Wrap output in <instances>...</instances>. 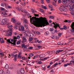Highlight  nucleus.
Wrapping results in <instances>:
<instances>
[{
    "label": "nucleus",
    "instance_id": "4468645a",
    "mask_svg": "<svg viewBox=\"0 0 74 74\" xmlns=\"http://www.w3.org/2000/svg\"><path fill=\"white\" fill-rule=\"evenodd\" d=\"M59 10L61 12H63V6H61V7L60 8Z\"/></svg>",
    "mask_w": 74,
    "mask_h": 74
},
{
    "label": "nucleus",
    "instance_id": "a878e982",
    "mask_svg": "<svg viewBox=\"0 0 74 74\" xmlns=\"http://www.w3.org/2000/svg\"><path fill=\"white\" fill-rule=\"evenodd\" d=\"M29 56H30V57H32V56H34V54L32 53H31L29 55Z\"/></svg>",
    "mask_w": 74,
    "mask_h": 74
},
{
    "label": "nucleus",
    "instance_id": "79ce46f5",
    "mask_svg": "<svg viewBox=\"0 0 74 74\" xmlns=\"http://www.w3.org/2000/svg\"><path fill=\"white\" fill-rule=\"evenodd\" d=\"M63 34V33L62 32L58 34V36H62V35Z\"/></svg>",
    "mask_w": 74,
    "mask_h": 74
},
{
    "label": "nucleus",
    "instance_id": "f704fd0d",
    "mask_svg": "<svg viewBox=\"0 0 74 74\" xmlns=\"http://www.w3.org/2000/svg\"><path fill=\"white\" fill-rule=\"evenodd\" d=\"M58 63H56L54 64V67H56V66H58Z\"/></svg>",
    "mask_w": 74,
    "mask_h": 74
},
{
    "label": "nucleus",
    "instance_id": "338daca9",
    "mask_svg": "<svg viewBox=\"0 0 74 74\" xmlns=\"http://www.w3.org/2000/svg\"><path fill=\"white\" fill-rule=\"evenodd\" d=\"M67 66H68V65H69V66H70V64H71V63H67Z\"/></svg>",
    "mask_w": 74,
    "mask_h": 74
},
{
    "label": "nucleus",
    "instance_id": "c9c22d12",
    "mask_svg": "<svg viewBox=\"0 0 74 74\" xmlns=\"http://www.w3.org/2000/svg\"><path fill=\"white\" fill-rule=\"evenodd\" d=\"M48 7L49 8H53V6L51 5H49L48 6Z\"/></svg>",
    "mask_w": 74,
    "mask_h": 74
},
{
    "label": "nucleus",
    "instance_id": "aec40b11",
    "mask_svg": "<svg viewBox=\"0 0 74 74\" xmlns=\"http://www.w3.org/2000/svg\"><path fill=\"white\" fill-rule=\"evenodd\" d=\"M23 41H25V42H26V41H27L26 39V37H23Z\"/></svg>",
    "mask_w": 74,
    "mask_h": 74
},
{
    "label": "nucleus",
    "instance_id": "e433bc0d",
    "mask_svg": "<svg viewBox=\"0 0 74 74\" xmlns=\"http://www.w3.org/2000/svg\"><path fill=\"white\" fill-rule=\"evenodd\" d=\"M5 24H6L7 25H10V23L9 22H7Z\"/></svg>",
    "mask_w": 74,
    "mask_h": 74
},
{
    "label": "nucleus",
    "instance_id": "4c0bfd02",
    "mask_svg": "<svg viewBox=\"0 0 74 74\" xmlns=\"http://www.w3.org/2000/svg\"><path fill=\"white\" fill-rule=\"evenodd\" d=\"M1 44H3V43H4V40H3L1 41Z\"/></svg>",
    "mask_w": 74,
    "mask_h": 74
},
{
    "label": "nucleus",
    "instance_id": "6e6d98bb",
    "mask_svg": "<svg viewBox=\"0 0 74 74\" xmlns=\"http://www.w3.org/2000/svg\"><path fill=\"white\" fill-rule=\"evenodd\" d=\"M41 3L42 4H44V0H41Z\"/></svg>",
    "mask_w": 74,
    "mask_h": 74
},
{
    "label": "nucleus",
    "instance_id": "2eb2a0df",
    "mask_svg": "<svg viewBox=\"0 0 74 74\" xmlns=\"http://www.w3.org/2000/svg\"><path fill=\"white\" fill-rule=\"evenodd\" d=\"M5 68L6 70L8 69L9 68V66L7 64L5 66Z\"/></svg>",
    "mask_w": 74,
    "mask_h": 74
},
{
    "label": "nucleus",
    "instance_id": "13d9d810",
    "mask_svg": "<svg viewBox=\"0 0 74 74\" xmlns=\"http://www.w3.org/2000/svg\"><path fill=\"white\" fill-rule=\"evenodd\" d=\"M22 58L23 60H25V57H22Z\"/></svg>",
    "mask_w": 74,
    "mask_h": 74
},
{
    "label": "nucleus",
    "instance_id": "de8ad7c7",
    "mask_svg": "<svg viewBox=\"0 0 74 74\" xmlns=\"http://www.w3.org/2000/svg\"><path fill=\"white\" fill-rule=\"evenodd\" d=\"M24 27L26 28H27V27H28V26H27V25H24Z\"/></svg>",
    "mask_w": 74,
    "mask_h": 74
},
{
    "label": "nucleus",
    "instance_id": "c03bdc74",
    "mask_svg": "<svg viewBox=\"0 0 74 74\" xmlns=\"http://www.w3.org/2000/svg\"><path fill=\"white\" fill-rule=\"evenodd\" d=\"M12 16V14H10L9 15H8V17H11Z\"/></svg>",
    "mask_w": 74,
    "mask_h": 74
},
{
    "label": "nucleus",
    "instance_id": "423d86ee",
    "mask_svg": "<svg viewBox=\"0 0 74 74\" xmlns=\"http://www.w3.org/2000/svg\"><path fill=\"white\" fill-rule=\"evenodd\" d=\"M71 27L72 29H71L70 30L71 32H74V22H73L72 23L71 25Z\"/></svg>",
    "mask_w": 74,
    "mask_h": 74
},
{
    "label": "nucleus",
    "instance_id": "774afa93",
    "mask_svg": "<svg viewBox=\"0 0 74 74\" xmlns=\"http://www.w3.org/2000/svg\"><path fill=\"white\" fill-rule=\"evenodd\" d=\"M52 3H53V4L54 5H56V3H55V2H53Z\"/></svg>",
    "mask_w": 74,
    "mask_h": 74
},
{
    "label": "nucleus",
    "instance_id": "69168bd1",
    "mask_svg": "<svg viewBox=\"0 0 74 74\" xmlns=\"http://www.w3.org/2000/svg\"><path fill=\"white\" fill-rule=\"evenodd\" d=\"M36 33L38 34H40V32H37Z\"/></svg>",
    "mask_w": 74,
    "mask_h": 74
},
{
    "label": "nucleus",
    "instance_id": "5701e85b",
    "mask_svg": "<svg viewBox=\"0 0 74 74\" xmlns=\"http://www.w3.org/2000/svg\"><path fill=\"white\" fill-rule=\"evenodd\" d=\"M54 18H55V17H54V16H51L49 17V18L51 19H54Z\"/></svg>",
    "mask_w": 74,
    "mask_h": 74
},
{
    "label": "nucleus",
    "instance_id": "39448f33",
    "mask_svg": "<svg viewBox=\"0 0 74 74\" xmlns=\"http://www.w3.org/2000/svg\"><path fill=\"white\" fill-rule=\"evenodd\" d=\"M69 1L71 2V3H73V1L72 0H63L62 1V3L63 4H66L67 3H69Z\"/></svg>",
    "mask_w": 74,
    "mask_h": 74
},
{
    "label": "nucleus",
    "instance_id": "2f4dec72",
    "mask_svg": "<svg viewBox=\"0 0 74 74\" xmlns=\"http://www.w3.org/2000/svg\"><path fill=\"white\" fill-rule=\"evenodd\" d=\"M29 41H33V38H32V37H29Z\"/></svg>",
    "mask_w": 74,
    "mask_h": 74
},
{
    "label": "nucleus",
    "instance_id": "052dcab7",
    "mask_svg": "<svg viewBox=\"0 0 74 74\" xmlns=\"http://www.w3.org/2000/svg\"><path fill=\"white\" fill-rule=\"evenodd\" d=\"M34 16H39V15H38V14H34Z\"/></svg>",
    "mask_w": 74,
    "mask_h": 74
},
{
    "label": "nucleus",
    "instance_id": "9d476101",
    "mask_svg": "<svg viewBox=\"0 0 74 74\" xmlns=\"http://www.w3.org/2000/svg\"><path fill=\"white\" fill-rule=\"evenodd\" d=\"M20 71L21 74H24L25 73V69L23 68L21 69Z\"/></svg>",
    "mask_w": 74,
    "mask_h": 74
},
{
    "label": "nucleus",
    "instance_id": "dca6fc26",
    "mask_svg": "<svg viewBox=\"0 0 74 74\" xmlns=\"http://www.w3.org/2000/svg\"><path fill=\"white\" fill-rule=\"evenodd\" d=\"M22 55V53L20 52L19 53L18 56V59H20L21 58V55Z\"/></svg>",
    "mask_w": 74,
    "mask_h": 74
},
{
    "label": "nucleus",
    "instance_id": "412c9836",
    "mask_svg": "<svg viewBox=\"0 0 74 74\" xmlns=\"http://www.w3.org/2000/svg\"><path fill=\"white\" fill-rule=\"evenodd\" d=\"M58 45H64L63 43H62L60 42H58Z\"/></svg>",
    "mask_w": 74,
    "mask_h": 74
},
{
    "label": "nucleus",
    "instance_id": "3c124183",
    "mask_svg": "<svg viewBox=\"0 0 74 74\" xmlns=\"http://www.w3.org/2000/svg\"><path fill=\"white\" fill-rule=\"evenodd\" d=\"M1 11H4V10H5V9L3 8H1Z\"/></svg>",
    "mask_w": 74,
    "mask_h": 74
},
{
    "label": "nucleus",
    "instance_id": "72a5a7b5",
    "mask_svg": "<svg viewBox=\"0 0 74 74\" xmlns=\"http://www.w3.org/2000/svg\"><path fill=\"white\" fill-rule=\"evenodd\" d=\"M51 37L52 38L54 39V38H55V36H54V35H52V36H51Z\"/></svg>",
    "mask_w": 74,
    "mask_h": 74
},
{
    "label": "nucleus",
    "instance_id": "bb28decb",
    "mask_svg": "<svg viewBox=\"0 0 74 74\" xmlns=\"http://www.w3.org/2000/svg\"><path fill=\"white\" fill-rule=\"evenodd\" d=\"M4 71H3V70L1 69L0 70V74H2L3 73Z\"/></svg>",
    "mask_w": 74,
    "mask_h": 74
},
{
    "label": "nucleus",
    "instance_id": "09e8293b",
    "mask_svg": "<svg viewBox=\"0 0 74 74\" xmlns=\"http://www.w3.org/2000/svg\"><path fill=\"white\" fill-rule=\"evenodd\" d=\"M24 22L25 23V24H26V23H27V21H26V20H24Z\"/></svg>",
    "mask_w": 74,
    "mask_h": 74
},
{
    "label": "nucleus",
    "instance_id": "ddd939ff",
    "mask_svg": "<svg viewBox=\"0 0 74 74\" xmlns=\"http://www.w3.org/2000/svg\"><path fill=\"white\" fill-rule=\"evenodd\" d=\"M40 58H43L45 57V55L44 54L40 55Z\"/></svg>",
    "mask_w": 74,
    "mask_h": 74
},
{
    "label": "nucleus",
    "instance_id": "4d7b16f0",
    "mask_svg": "<svg viewBox=\"0 0 74 74\" xmlns=\"http://www.w3.org/2000/svg\"><path fill=\"white\" fill-rule=\"evenodd\" d=\"M26 5V3H21V5Z\"/></svg>",
    "mask_w": 74,
    "mask_h": 74
},
{
    "label": "nucleus",
    "instance_id": "b1692460",
    "mask_svg": "<svg viewBox=\"0 0 74 74\" xmlns=\"http://www.w3.org/2000/svg\"><path fill=\"white\" fill-rule=\"evenodd\" d=\"M53 29H54L53 28H51L49 29V30L50 31V32H53L54 30Z\"/></svg>",
    "mask_w": 74,
    "mask_h": 74
},
{
    "label": "nucleus",
    "instance_id": "6ab92c4d",
    "mask_svg": "<svg viewBox=\"0 0 74 74\" xmlns=\"http://www.w3.org/2000/svg\"><path fill=\"white\" fill-rule=\"evenodd\" d=\"M64 22H68V23H70L71 22V21H69V20H66L65 21H64Z\"/></svg>",
    "mask_w": 74,
    "mask_h": 74
},
{
    "label": "nucleus",
    "instance_id": "ea45409f",
    "mask_svg": "<svg viewBox=\"0 0 74 74\" xmlns=\"http://www.w3.org/2000/svg\"><path fill=\"white\" fill-rule=\"evenodd\" d=\"M47 57H46L45 58H44L42 59H41L42 60H47Z\"/></svg>",
    "mask_w": 74,
    "mask_h": 74
},
{
    "label": "nucleus",
    "instance_id": "393cba45",
    "mask_svg": "<svg viewBox=\"0 0 74 74\" xmlns=\"http://www.w3.org/2000/svg\"><path fill=\"white\" fill-rule=\"evenodd\" d=\"M14 40L13 42L14 45H16V40L15 39Z\"/></svg>",
    "mask_w": 74,
    "mask_h": 74
},
{
    "label": "nucleus",
    "instance_id": "cd10ccee",
    "mask_svg": "<svg viewBox=\"0 0 74 74\" xmlns=\"http://www.w3.org/2000/svg\"><path fill=\"white\" fill-rule=\"evenodd\" d=\"M70 63H71V64H74V60H71V61H70Z\"/></svg>",
    "mask_w": 74,
    "mask_h": 74
},
{
    "label": "nucleus",
    "instance_id": "7c9ffc66",
    "mask_svg": "<svg viewBox=\"0 0 74 74\" xmlns=\"http://www.w3.org/2000/svg\"><path fill=\"white\" fill-rule=\"evenodd\" d=\"M63 28L64 30H66L67 29V27L66 26H64Z\"/></svg>",
    "mask_w": 74,
    "mask_h": 74
},
{
    "label": "nucleus",
    "instance_id": "473e14b6",
    "mask_svg": "<svg viewBox=\"0 0 74 74\" xmlns=\"http://www.w3.org/2000/svg\"><path fill=\"white\" fill-rule=\"evenodd\" d=\"M15 29H18V25H16L14 27Z\"/></svg>",
    "mask_w": 74,
    "mask_h": 74
},
{
    "label": "nucleus",
    "instance_id": "49530a36",
    "mask_svg": "<svg viewBox=\"0 0 74 74\" xmlns=\"http://www.w3.org/2000/svg\"><path fill=\"white\" fill-rule=\"evenodd\" d=\"M7 41L8 42H9V43H11V42L10 41V39H8V40Z\"/></svg>",
    "mask_w": 74,
    "mask_h": 74
},
{
    "label": "nucleus",
    "instance_id": "864d4df0",
    "mask_svg": "<svg viewBox=\"0 0 74 74\" xmlns=\"http://www.w3.org/2000/svg\"><path fill=\"white\" fill-rule=\"evenodd\" d=\"M42 62H38V63H37V64H42Z\"/></svg>",
    "mask_w": 74,
    "mask_h": 74
},
{
    "label": "nucleus",
    "instance_id": "9b49d317",
    "mask_svg": "<svg viewBox=\"0 0 74 74\" xmlns=\"http://www.w3.org/2000/svg\"><path fill=\"white\" fill-rule=\"evenodd\" d=\"M8 15V14L5 12L2 14V15L3 17H6L5 15Z\"/></svg>",
    "mask_w": 74,
    "mask_h": 74
},
{
    "label": "nucleus",
    "instance_id": "680f3d73",
    "mask_svg": "<svg viewBox=\"0 0 74 74\" xmlns=\"http://www.w3.org/2000/svg\"><path fill=\"white\" fill-rule=\"evenodd\" d=\"M59 60V58H57L55 60V62H56L57 61H58Z\"/></svg>",
    "mask_w": 74,
    "mask_h": 74
},
{
    "label": "nucleus",
    "instance_id": "a211bd4d",
    "mask_svg": "<svg viewBox=\"0 0 74 74\" xmlns=\"http://www.w3.org/2000/svg\"><path fill=\"white\" fill-rule=\"evenodd\" d=\"M16 9L18 11H20V10H21V11H22V12H23V11H22V8H20V10L19 9V8L18 7H16Z\"/></svg>",
    "mask_w": 74,
    "mask_h": 74
},
{
    "label": "nucleus",
    "instance_id": "0e129e2a",
    "mask_svg": "<svg viewBox=\"0 0 74 74\" xmlns=\"http://www.w3.org/2000/svg\"><path fill=\"white\" fill-rule=\"evenodd\" d=\"M58 2L59 3H62V1H61V0H58Z\"/></svg>",
    "mask_w": 74,
    "mask_h": 74
},
{
    "label": "nucleus",
    "instance_id": "8fccbe9b",
    "mask_svg": "<svg viewBox=\"0 0 74 74\" xmlns=\"http://www.w3.org/2000/svg\"><path fill=\"white\" fill-rule=\"evenodd\" d=\"M36 58H37V56H34V57L33 58V59H36Z\"/></svg>",
    "mask_w": 74,
    "mask_h": 74
},
{
    "label": "nucleus",
    "instance_id": "7ed1b4c3",
    "mask_svg": "<svg viewBox=\"0 0 74 74\" xmlns=\"http://www.w3.org/2000/svg\"><path fill=\"white\" fill-rule=\"evenodd\" d=\"M52 25H53L54 27L55 28V29H58V27H59V28H60V25L58 23H55L53 22L51 24V26H52Z\"/></svg>",
    "mask_w": 74,
    "mask_h": 74
},
{
    "label": "nucleus",
    "instance_id": "f3484780",
    "mask_svg": "<svg viewBox=\"0 0 74 74\" xmlns=\"http://www.w3.org/2000/svg\"><path fill=\"white\" fill-rule=\"evenodd\" d=\"M62 51H63V50H57L56 51V52L58 54H59L60 52H62Z\"/></svg>",
    "mask_w": 74,
    "mask_h": 74
},
{
    "label": "nucleus",
    "instance_id": "6e6552de",
    "mask_svg": "<svg viewBox=\"0 0 74 74\" xmlns=\"http://www.w3.org/2000/svg\"><path fill=\"white\" fill-rule=\"evenodd\" d=\"M13 39L14 40H16V39H19L20 38V36H19L18 35V36L17 37H16V36H13Z\"/></svg>",
    "mask_w": 74,
    "mask_h": 74
},
{
    "label": "nucleus",
    "instance_id": "58836bf2",
    "mask_svg": "<svg viewBox=\"0 0 74 74\" xmlns=\"http://www.w3.org/2000/svg\"><path fill=\"white\" fill-rule=\"evenodd\" d=\"M28 49H33V47H28Z\"/></svg>",
    "mask_w": 74,
    "mask_h": 74
},
{
    "label": "nucleus",
    "instance_id": "f8f14e48",
    "mask_svg": "<svg viewBox=\"0 0 74 74\" xmlns=\"http://www.w3.org/2000/svg\"><path fill=\"white\" fill-rule=\"evenodd\" d=\"M68 11V10L65 8V7L63 6V11H64L65 12H67Z\"/></svg>",
    "mask_w": 74,
    "mask_h": 74
},
{
    "label": "nucleus",
    "instance_id": "e2e57ef3",
    "mask_svg": "<svg viewBox=\"0 0 74 74\" xmlns=\"http://www.w3.org/2000/svg\"><path fill=\"white\" fill-rule=\"evenodd\" d=\"M46 1L47 3H49L50 0H46Z\"/></svg>",
    "mask_w": 74,
    "mask_h": 74
},
{
    "label": "nucleus",
    "instance_id": "c756f323",
    "mask_svg": "<svg viewBox=\"0 0 74 74\" xmlns=\"http://www.w3.org/2000/svg\"><path fill=\"white\" fill-rule=\"evenodd\" d=\"M11 21H12V22H13L14 23H15V20H14V18H12V19Z\"/></svg>",
    "mask_w": 74,
    "mask_h": 74
},
{
    "label": "nucleus",
    "instance_id": "5fc2aeb1",
    "mask_svg": "<svg viewBox=\"0 0 74 74\" xmlns=\"http://www.w3.org/2000/svg\"><path fill=\"white\" fill-rule=\"evenodd\" d=\"M54 68V65H52L51 67H50V69H52Z\"/></svg>",
    "mask_w": 74,
    "mask_h": 74
},
{
    "label": "nucleus",
    "instance_id": "bf43d9fd",
    "mask_svg": "<svg viewBox=\"0 0 74 74\" xmlns=\"http://www.w3.org/2000/svg\"><path fill=\"white\" fill-rule=\"evenodd\" d=\"M37 47H38V48L40 49V48H41V46H37Z\"/></svg>",
    "mask_w": 74,
    "mask_h": 74
},
{
    "label": "nucleus",
    "instance_id": "c85d7f7f",
    "mask_svg": "<svg viewBox=\"0 0 74 74\" xmlns=\"http://www.w3.org/2000/svg\"><path fill=\"white\" fill-rule=\"evenodd\" d=\"M49 34V32H46L45 33V35H47Z\"/></svg>",
    "mask_w": 74,
    "mask_h": 74
},
{
    "label": "nucleus",
    "instance_id": "1a4fd4ad",
    "mask_svg": "<svg viewBox=\"0 0 74 74\" xmlns=\"http://www.w3.org/2000/svg\"><path fill=\"white\" fill-rule=\"evenodd\" d=\"M69 9L70 11H72V12H73L74 13V8H73L72 7H69Z\"/></svg>",
    "mask_w": 74,
    "mask_h": 74
},
{
    "label": "nucleus",
    "instance_id": "4be33fe9",
    "mask_svg": "<svg viewBox=\"0 0 74 74\" xmlns=\"http://www.w3.org/2000/svg\"><path fill=\"white\" fill-rule=\"evenodd\" d=\"M42 7L43 8L45 9V10H47V9H48L47 8L46 6H43V5H42Z\"/></svg>",
    "mask_w": 74,
    "mask_h": 74
},
{
    "label": "nucleus",
    "instance_id": "a18cd8bd",
    "mask_svg": "<svg viewBox=\"0 0 74 74\" xmlns=\"http://www.w3.org/2000/svg\"><path fill=\"white\" fill-rule=\"evenodd\" d=\"M21 29L23 30L25 29V28H24V27H23V26H22L21 27Z\"/></svg>",
    "mask_w": 74,
    "mask_h": 74
},
{
    "label": "nucleus",
    "instance_id": "20e7f679",
    "mask_svg": "<svg viewBox=\"0 0 74 74\" xmlns=\"http://www.w3.org/2000/svg\"><path fill=\"white\" fill-rule=\"evenodd\" d=\"M12 29H10L8 30L7 32L8 33V35H6V36H11L12 34Z\"/></svg>",
    "mask_w": 74,
    "mask_h": 74
},
{
    "label": "nucleus",
    "instance_id": "37998d69",
    "mask_svg": "<svg viewBox=\"0 0 74 74\" xmlns=\"http://www.w3.org/2000/svg\"><path fill=\"white\" fill-rule=\"evenodd\" d=\"M20 43H21V42H20V41H18L17 42V45H18V44H20Z\"/></svg>",
    "mask_w": 74,
    "mask_h": 74
},
{
    "label": "nucleus",
    "instance_id": "f03ea898",
    "mask_svg": "<svg viewBox=\"0 0 74 74\" xmlns=\"http://www.w3.org/2000/svg\"><path fill=\"white\" fill-rule=\"evenodd\" d=\"M9 19L8 18L2 19L1 23V25H4V24H5L7 22H9Z\"/></svg>",
    "mask_w": 74,
    "mask_h": 74
},
{
    "label": "nucleus",
    "instance_id": "603ef678",
    "mask_svg": "<svg viewBox=\"0 0 74 74\" xmlns=\"http://www.w3.org/2000/svg\"><path fill=\"white\" fill-rule=\"evenodd\" d=\"M0 55L4 56V53H0Z\"/></svg>",
    "mask_w": 74,
    "mask_h": 74
},
{
    "label": "nucleus",
    "instance_id": "f257e3e1",
    "mask_svg": "<svg viewBox=\"0 0 74 74\" xmlns=\"http://www.w3.org/2000/svg\"><path fill=\"white\" fill-rule=\"evenodd\" d=\"M32 16H30V19L31 21H33V23H34L35 26H36V27H42V26L44 27V26H47L49 25V23L48 22L47 20H45L43 17H41L40 18V19L41 20V21H44L42 23H40L37 21H37V18L36 17H33L31 18Z\"/></svg>",
    "mask_w": 74,
    "mask_h": 74
},
{
    "label": "nucleus",
    "instance_id": "a19ab883",
    "mask_svg": "<svg viewBox=\"0 0 74 74\" xmlns=\"http://www.w3.org/2000/svg\"><path fill=\"white\" fill-rule=\"evenodd\" d=\"M31 10L32 11L33 14H34V12H35L34 10V9H32Z\"/></svg>",
    "mask_w": 74,
    "mask_h": 74
},
{
    "label": "nucleus",
    "instance_id": "0eeeda50",
    "mask_svg": "<svg viewBox=\"0 0 74 74\" xmlns=\"http://www.w3.org/2000/svg\"><path fill=\"white\" fill-rule=\"evenodd\" d=\"M21 46L23 49H27V45H25V44H21Z\"/></svg>",
    "mask_w": 74,
    "mask_h": 74
}]
</instances>
